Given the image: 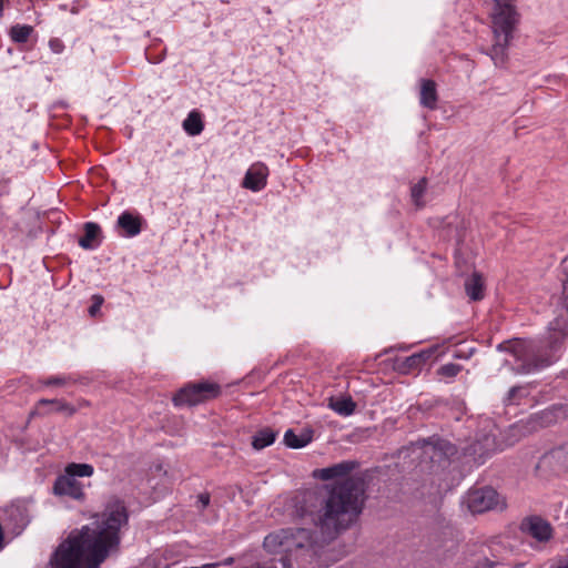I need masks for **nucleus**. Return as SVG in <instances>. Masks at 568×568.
I'll use <instances>...</instances> for the list:
<instances>
[{
	"label": "nucleus",
	"instance_id": "f257e3e1",
	"mask_svg": "<svg viewBox=\"0 0 568 568\" xmlns=\"http://www.w3.org/2000/svg\"><path fill=\"white\" fill-rule=\"evenodd\" d=\"M314 509L308 516L316 531L306 528H283L264 538V549L268 554L281 555L284 568L292 567V558L308 554L315 546L335 540L346 531L361 515L364 500V481L359 477H349L335 484L326 496L316 498Z\"/></svg>",
	"mask_w": 568,
	"mask_h": 568
},
{
	"label": "nucleus",
	"instance_id": "f03ea898",
	"mask_svg": "<svg viewBox=\"0 0 568 568\" xmlns=\"http://www.w3.org/2000/svg\"><path fill=\"white\" fill-rule=\"evenodd\" d=\"M128 521L124 501L112 497L102 511L91 515L88 524L71 530L59 545L53 568H100L119 550L121 529Z\"/></svg>",
	"mask_w": 568,
	"mask_h": 568
},
{
	"label": "nucleus",
	"instance_id": "7ed1b4c3",
	"mask_svg": "<svg viewBox=\"0 0 568 568\" xmlns=\"http://www.w3.org/2000/svg\"><path fill=\"white\" fill-rule=\"evenodd\" d=\"M515 2L516 0H494L490 14L494 43L489 54L497 67L504 64L507 59V49L519 21Z\"/></svg>",
	"mask_w": 568,
	"mask_h": 568
},
{
	"label": "nucleus",
	"instance_id": "20e7f679",
	"mask_svg": "<svg viewBox=\"0 0 568 568\" xmlns=\"http://www.w3.org/2000/svg\"><path fill=\"white\" fill-rule=\"evenodd\" d=\"M497 349L511 354L520 362V373H530L534 369L546 367L554 362L552 356L542 357L537 346L527 339L514 338L498 344Z\"/></svg>",
	"mask_w": 568,
	"mask_h": 568
},
{
	"label": "nucleus",
	"instance_id": "39448f33",
	"mask_svg": "<svg viewBox=\"0 0 568 568\" xmlns=\"http://www.w3.org/2000/svg\"><path fill=\"white\" fill-rule=\"evenodd\" d=\"M547 347L551 354L560 349L568 337V276L562 281L560 302L556 308V317L548 326Z\"/></svg>",
	"mask_w": 568,
	"mask_h": 568
},
{
	"label": "nucleus",
	"instance_id": "423d86ee",
	"mask_svg": "<svg viewBox=\"0 0 568 568\" xmlns=\"http://www.w3.org/2000/svg\"><path fill=\"white\" fill-rule=\"evenodd\" d=\"M468 509L474 514L486 511H503L507 508V500L491 487H483L470 490L466 496Z\"/></svg>",
	"mask_w": 568,
	"mask_h": 568
},
{
	"label": "nucleus",
	"instance_id": "0eeeda50",
	"mask_svg": "<svg viewBox=\"0 0 568 568\" xmlns=\"http://www.w3.org/2000/svg\"><path fill=\"white\" fill-rule=\"evenodd\" d=\"M220 386L215 383L201 382L182 387L173 397L175 406H194L216 397Z\"/></svg>",
	"mask_w": 568,
	"mask_h": 568
},
{
	"label": "nucleus",
	"instance_id": "6e6552de",
	"mask_svg": "<svg viewBox=\"0 0 568 568\" xmlns=\"http://www.w3.org/2000/svg\"><path fill=\"white\" fill-rule=\"evenodd\" d=\"M519 529L524 535L531 537L540 544L549 541L552 537L550 524L539 516H530L523 519Z\"/></svg>",
	"mask_w": 568,
	"mask_h": 568
},
{
	"label": "nucleus",
	"instance_id": "1a4fd4ad",
	"mask_svg": "<svg viewBox=\"0 0 568 568\" xmlns=\"http://www.w3.org/2000/svg\"><path fill=\"white\" fill-rule=\"evenodd\" d=\"M53 493L58 496H68L74 500H83L82 484L68 474L59 476L53 484Z\"/></svg>",
	"mask_w": 568,
	"mask_h": 568
},
{
	"label": "nucleus",
	"instance_id": "9d476101",
	"mask_svg": "<svg viewBox=\"0 0 568 568\" xmlns=\"http://www.w3.org/2000/svg\"><path fill=\"white\" fill-rule=\"evenodd\" d=\"M268 168L262 163H253L246 171L242 186L253 192H258L266 186Z\"/></svg>",
	"mask_w": 568,
	"mask_h": 568
},
{
	"label": "nucleus",
	"instance_id": "9b49d317",
	"mask_svg": "<svg viewBox=\"0 0 568 568\" xmlns=\"http://www.w3.org/2000/svg\"><path fill=\"white\" fill-rule=\"evenodd\" d=\"M357 466L358 464L355 460H343L333 466L317 469L315 475L318 476L322 480H329L351 474Z\"/></svg>",
	"mask_w": 568,
	"mask_h": 568
},
{
	"label": "nucleus",
	"instance_id": "f8f14e48",
	"mask_svg": "<svg viewBox=\"0 0 568 568\" xmlns=\"http://www.w3.org/2000/svg\"><path fill=\"white\" fill-rule=\"evenodd\" d=\"M423 448L430 459L439 458L442 455L449 456L455 453L454 446L443 439L425 440Z\"/></svg>",
	"mask_w": 568,
	"mask_h": 568
},
{
	"label": "nucleus",
	"instance_id": "ddd939ff",
	"mask_svg": "<svg viewBox=\"0 0 568 568\" xmlns=\"http://www.w3.org/2000/svg\"><path fill=\"white\" fill-rule=\"evenodd\" d=\"M313 429L303 428L300 434H295L294 430L287 429L284 434V443L291 448H302L310 444L313 439Z\"/></svg>",
	"mask_w": 568,
	"mask_h": 568
},
{
	"label": "nucleus",
	"instance_id": "4468645a",
	"mask_svg": "<svg viewBox=\"0 0 568 568\" xmlns=\"http://www.w3.org/2000/svg\"><path fill=\"white\" fill-rule=\"evenodd\" d=\"M142 220L138 215L125 211L118 217V226L123 229L129 237L136 236L141 232Z\"/></svg>",
	"mask_w": 568,
	"mask_h": 568
},
{
	"label": "nucleus",
	"instance_id": "2eb2a0df",
	"mask_svg": "<svg viewBox=\"0 0 568 568\" xmlns=\"http://www.w3.org/2000/svg\"><path fill=\"white\" fill-rule=\"evenodd\" d=\"M545 459L558 471H568V444L552 449Z\"/></svg>",
	"mask_w": 568,
	"mask_h": 568
},
{
	"label": "nucleus",
	"instance_id": "dca6fc26",
	"mask_svg": "<svg viewBox=\"0 0 568 568\" xmlns=\"http://www.w3.org/2000/svg\"><path fill=\"white\" fill-rule=\"evenodd\" d=\"M419 101L427 109L434 110L436 108L437 91L436 83L433 80H422Z\"/></svg>",
	"mask_w": 568,
	"mask_h": 568
},
{
	"label": "nucleus",
	"instance_id": "f3484780",
	"mask_svg": "<svg viewBox=\"0 0 568 568\" xmlns=\"http://www.w3.org/2000/svg\"><path fill=\"white\" fill-rule=\"evenodd\" d=\"M466 294L473 301H480L484 297V280L477 272L473 273L465 282Z\"/></svg>",
	"mask_w": 568,
	"mask_h": 568
},
{
	"label": "nucleus",
	"instance_id": "a211bd4d",
	"mask_svg": "<svg viewBox=\"0 0 568 568\" xmlns=\"http://www.w3.org/2000/svg\"><path fill=\"white\" fill-rule=\"evenodd\" d=\"M328 407L341 416H349L356 409V403L351 397H331Z\"/></svg>",
	"mask_w": 568,
	"mask_h": 568
},
{
	"label": "nucleus",
	"instance_id": "6ab92c4d",
	"mask_svg": "<svg viewBox=\"0 0 568 568\" xmlns=\"http://www.w3.org/2000/svg\"><path fill=\"white\" fill-rule=\"evenodd\" d=\"M101 229L97 223L88 222L84 224V236L79 240V245L84 250H92L98 246L95 242Z\"/></svg>",
	"mask_w": 568,
	"mask_h": 568
},
{
	"label": "nucleus",
	"instance_id": "aec40b11",
	"mask_svg": "<svg viewBox=\"0 0 568 568\" xmlns=\"http://www.w3.org/2000/svg\"><path fill=\"white\" fill-rule=\"evenodd\" d=\"M436 352V348L435 347H430V348H427V349H423L418 353H415L408 357L405 358L404 361V367L408 371L410 369H418L420 368L428 359H430L433 357V355L435 354Z\"/></svg>",
	"mask_w": 568,
	"mask_h": 568
},
{
	"label": "nucleus",
	"instance_id": "412c9836",
	"mask_svg": "<svg viewBox=\"0 0 568 568\" xmlns=\"http://www.w3.org/2000/svg\"><path fill=\"white\" fill-rule=\"evenodd\" d=\"M44 406L51 407L49 412H61L69 416L75 413V408L73 406L61 399H40L37 405V412L39 413Z\"/></svg>",
	"mask_w": 568,
	"mask_h": 568
},
{
	"label": "nucleus",
	"instance_id": "4be33fe9",
	"mask_svg": "<svg viewBox=\"0 0 568 568\" xmlns=\"http://www.w3.org/2000/svg\"><path fill=\"white\" fill-rule=\"evenodd\" d=\"M183 129L192 136L199 135L204 129L201 114L196 111L190 112L187 118L183 121Z\"/></svg>",
	"mask_w": 568,
	"mask_h": 568
},
{
	"label": "nucleus",
	"instance_id": "5701e85b",
	"mask_svg": "<svg viewBox=\"0 0 568 568\" xmlns=\"http://www.w3.org/2000/svg\"><path fill=\"white\" fill-rule=\"evenodd\" d=\"M276 433L271 428H263L258 430L252 439V446L256 450H261L270 445H272L275 440Z\"/></svg>",
	"mask_w": 568,
	"mask_h": 568
},
{
	"label": "nucleus",
	"instance_id": "b1692460",
	"mask_svg": "<svg viewBox=\"0 0 568 568\" xmlns=\"http://www.w3.org/2000/svg\"><path fill=\"white\" fill-rule=\"evenodd\" d=\"M33 32V28L28 24H16L10 29V37L13 42L24 43Z\"/></svg>",
	"mask_w": 568,
	"mask_h": 568
},
{
	"label": "nucleus",
	"instance_id": "393cba45",
	"mask_svg": "<svg viewBox=\"0 0 568 568\" xmlns=\"http://www.w3.org/2000/svg\"><path fill=\"white\" fill-rule=\"evenodd\" d=\"M93 467L89 464H70L65 468V474L72 476L73 478L78 477H90L93 475Z\"/></svg>",
	"mask_w": 568,
	"mask_h": 568
},
{
	"label": "nucleus",
	"instance_id": "a878e982",
	"mask_svg": "<svg viewBox=\"0 0 568 568\" xmlns=\"http://www.w3.org/2000/svg\"><path fill=\"white\" fill-rule=\"evenodd\" d=\"M427 189V180L425 178L420 179L416 184L412 186L410 196L414 204L417 207L424 206L423 196Z\"/></svg>",
	"mask_w": 568,
	"mask_h": 568
},
{
	"label": "nucleus",
	"instance_id": "bb28decb",
	"mask_svg": "<svg viewBox=\"0 0 568 568\" xmlns=\"http://www.w3.org/2000/svg\"><path fill=\"white\" fill-rule=\"evenodd\" d=\"M462 371V366L454 363H448L440 366L437 371V374L442 377L454 378Z\"/></svg>",
	"mask_w": 568,
	"mask_h": 568
},
{
	"label": "nucleus",
	"instance_id": "cd10ccee",
	"mask_svg": "<svg viewBox=\"0 0 568 568\" xmlns=\"http://www.w3.org/2000/svg\"><path fill=\"white\" fill-rule=\"evenodd\" d=\"M103 296L95 294L92 296V305L89 307L90 316L94 317L100 312V308L103 304Z\"/></svg>",
	"mask_w": 568,
	"mask_h": 568
},
{
	"label": "nucleus",
	"instance_id": "c85d7f7f",
	"mask_svg": "<svg viewBox=\"0 0 568 568\" xmlns=\"http://www.w3.org/2000/svg\"><path fill=\"white\" fill-rule=\"evenodd\" d=\"M211 501V496L209 493H201L196 497L195 507L202 513Z\"/></svg>",
	"mask_w": 568,
	"mask_h": 568
},
{
	"label": "nucleus",
	"instance_id": "c756f323",
	"mask_svg": "<svg viewBox=\"0 0 568 568\" xmlns=\"http://www.w3.org/2000/svg\"><path fill=\"white\" fill-rule=\"evenodd\" d=\"M70 382H71L70 377L55 376V377H50V378L45 379L43 382V384L47 385V386H51V385L64 386V385L69 384Z\"/></svg>",
	"mask_w": 568,
	"mask_h": 568
},
{
	"label": "nucleus",
	"instance_id": "7c9ffc66",
	"mask_svg": "<svg viewBox=\"0 0 568 568\" xmlns=\"http://www.w3.org/2000/svg\"><path fill=\"white\" fill-rule=\"evenodd\" d=\"M49 48L53 53L60 54L64 50V43L59 38H51L49 40Z\"/></svg>",
	"mask_w": 568,
	"mask_h": 568
},
{
	"label": "nucleus",
	"instance_id": "2f4dec72",
	"mask_svg": "<svg viewBox=\"0 0 568 568\" xmlns=\"http://www.w3.org/2000/svg\"><path fill=\"white\" fill-rule=\"evenodd\" d=\"M497 566L496 561L490 560L486 556L478 557L475 564V568H496Z\"/></svg>",
	"mask_w": 568,
	"mask_h": 568
},
{
	"label": "nucleus",
	"instance_id": "473e14b6",
	"mask_svg": "<svg viewBox=\"0 0 568 568\" xmlns=\"http://www.w3.org/2000/svg\"><path fill=\"white\" fill-rule=\"evenodd\" d=\"M519 390H521V388H520V387H518V386H514V387H511V388L509 389V392H508V395H507V402H508V403H513V400L515 399V397H516V395H517V393H518Z\"/></svg>",
	"mask_w": 568,
	"mask_h": 568
},
{
	"label": "nucleus",
	"instance_id": "72a5a7b5",
	"mask_svg": "<svg viewBox=\"0 0 568 568\" xmlns=\"http://www.w3.org/2000/svg\"><path fill=\"white\" fill-rule=\"evenodd\" d=\"M471 352L468 355H464L463 353L456 352L454 354V357L456 358H468L470 356Z\"/></svg>",
	"mask_w": 568,
	"mask_h": 568
},
{
	"label": "nucleus",
	"instance_id": "f704fd0d",
	"mask_svg": "<svg viewBox=\"0 0 568 568\" xmlns=\"http://www.w3.org/2000/svg\"><path fill=\"white\" fill-rule=\"evenodd\" d=\"M542 417L547 418V420L545 423H542V425L550 422V418H548L549 417L548 413H542Z\"/></svg>",
	"mask_w": 568,
	"mask_h": 568
},
{
	"label": "nucleus",
	"instance_id": "c9c22d12",
	"mask_svg": "<svg viewBox=\"0 0 568 568\" xmlns=\"http://www.w3.org/2000/svg\"><path fill=\"white\" fill-rule=\"evenodd\" d=\"M557 568H568V560L564 564H560Z\"/></svg>",
	"mask_w": 568,
	"mask_h": 568
},
{
	"label": "nucleus",
	"instance_id": "e433bc0d",
	"mask_svg": "<svg viewBox=\"0 0 568 568\" xmlns=\"http://www.w3.org/2000/svg\"><path fill=\"white\" fill-rule=\"evenodd\" d=\"M3 3H4V1H3V0H0V16H2V11H3Z\"/></svg>",
	"mask_w": 568,
	"mask_h": 568
},
{
	"label": "nucleus",
	"instance_id": "4c0bfd02",
	"mask_svg": "<svg viewBox=\"0 0 568 568\" xmlns=\"http://www.w3.org/2000/svg\"><path fill=\"white\" fill-rule=\"evenodd\" d=\"M231 562H232V558H230V559L225 560V564H226V565H229V564H231Z\"/></svg>",
	"mask_w": 568,
	"mask_h": 568
}]
</instances>
